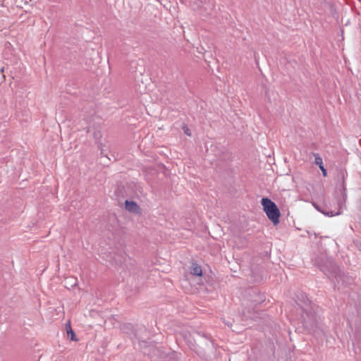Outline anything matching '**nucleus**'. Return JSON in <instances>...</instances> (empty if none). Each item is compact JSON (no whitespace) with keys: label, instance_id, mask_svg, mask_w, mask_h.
<instances>
[{"label":"nucleus","instance_id":"nucleus-5","mask_svg":"<svg viewBox=\"0 0 361 361\" xmlns=\"http://www.w3.org/2000/svg\"><path fill=\"white\" fill-rule=\"evenodd\" d=\"M314 164L316 165H317L319 168L322 166H324L323 164V160H322V158L319 156V154H314Z\"/></svg>","mask_w":361,"mask_h":361},{"label":"nucleus","instance_id":"nucleus-4","mask_svg":"<svg viewBox=\"0 0 361 361\" xmlns=\"http://www.w3.org/2000/svg\"><path fill=\"white\" fill-rule=\"evenodd\" d=\"M66 332L68 335L71 336V339L73 341H78L75 332L73 331L71 322H68L66 325Z\"/></svg>","mask_w":361,"mask_h":361},{"label":"nucleus","instance_id":"nucleus-6","mask_svg":"<svg viewBox=\"0 0 361 361\" xmlns=\"http://www.w3.org/2000/svg\"><path fill=\"white\" fill-rule=\"evenodd\" d=\"M319 169H321V171H322V172L323 176H324V177H326V176H327V171H326V169L324 168V166H321Z\"/></svg>","mask_w":361,"mask_h":361},{"label":"nucleus","instance_id":"nucleus-1","mask_svg":"<svg viewBox=\"0 0 361 361\" xmlns=\"http://www.w3.org/2000/svg\"><path fill=\"white\" fill-rule=\"evenodd\" d=\"M262 204L269 219L271 220L274 225L278 224L279 222L280 212L276 204L268 198H263L262 200Z\"/></svg>","mask_w":361,"mask_h":361},{"label":"nucleus","instance_id":"nucleus-9","mask_svg":"<svg viewBox=\"0 0 361 361\" xmlns=\"http://www.w3.org/2000/svg\"><path fill=\"white\" fill-rule=\"evenodd\" d=\"M327 215L329 216H334V214L331 212L330 213H328Z\"/></svg>","mask_w":361,"mask_h":361},{"label":"nucleus","instance_id":"nucleus-2","mask_svg":"<svg viewBox=\"0 0 361 361\" xmlns=\"http://www.w3.org/2000/svg\"><path fill=\"white\" fill-rule=\"evenodd\" d=\"M125 207L126 210H128L129 212L134 214H140L141 212L138 204L133 201L126 200L125 202Z\"/></svg>","mask_w":361,"mask_h":361},{"label":"nucleus","instance_id":"nucleus-7","mask_svg":"<svg viewBox=\"0 0 361 361\" xmlns=\"http://www.w3.org/2000/svg\"><path fill=\"white\" fill-rule=\"evenodd\" d=\"M185 133L186 135H188L190 136V130H189L188 128H186L185 129Z\"/></svg>","mask_w":361,"mask_h":361},{"label":"nucleus","instance_id":"nucleus-8","mask_svg":"<svg viewBox=\"0 0 361 361\" xmlns=\"http://www.w3.org/2000/svg\"><path fill=\"white\" fill-rule=\"evenodd\" d=\"M4 68H1L0 69V75L2 77V78H4Z\"/></svg>","mask_w":361,"mask_h":361},{"label":"nucleus","instance_id":"nucleus-3","mask_svg":"<svg viewBox=\"0 0 361 361\" xmlns=\"http://www.w3.org/2000/svg\"><path fill=\"white\" fill-rule=\"evenodd\" d=\"M190 274L195 276H201L202 275V267L197 263H192L190 267Z\"/></svg>","mask_w":361,"mask_h":361}]
</instances>
